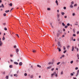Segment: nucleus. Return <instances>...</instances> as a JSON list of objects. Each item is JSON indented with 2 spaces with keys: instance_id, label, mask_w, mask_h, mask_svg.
I'll return each instance as SVG.
<instances>
[{
  "instance_id": "a211bd4d",
  "label": "nucleus",
  "mask_w": 79,
  "mask_h": 79,
  "mask_svg": "<svg viewBox=\"0 0 79 79\" xmlns=\"http://www.w3.org/2000/svg\"><path fill=\"white\" fill-rule=\"evenodd\" d=\"M19 65H20V66H21V65H22V62H20L19 63Z\"/></svg>"
},
{
  "instance_id": "5701e85b",
  "label": "nucleus",
  "mask_w": 79,
  "mask_h": 79,
  "mask_svg": "<svg viewBox=\"0 0 79 79\" xmlns=\"http://www.w3.org/2000/svg\"><path fill=\"white\" fill-rule=\"evenodd\" d=\"M62 24L63 26H65V24H64V23H62Z\"/></svg>"
},
{
  "instance_id": "1a4fd4ad",
  "label": "nucleus",
  "mask_w": 79,
  "mask_h": 79,
  "mask_svg": "<svg viewBox=\"0 0 79 79\" xmlns=\"http://www.w3.org/2000/svg\"><path fill=\"white\" fill-rule=\"evenodd\" d=\"M58 47L57 48H61V44H60L59 45H58Z\"/></svg>"
},
{
  "instance_id": "f257e3e1",
  "label": "nucleus",
  "mask_w": 79,
  "mask_h": 79,
  "mask_svg": "<svg viewBox=\"0 0 79 79\" xmlns=\"http://www.w3.org/2000/svg\"><path fill=\"white\" fill-rule=\"evenodd\" d=\"M3 45V42L1 41V38H0V47H2Z\"/></svg>"
},
{
  "instance_id": "9d476101",
  "label": "nucleus",
  "mask_w": 79,
  "mask_h": 79,
  "mask_svg": "<svg viewBox=\"0 0 79 79\" xmlns=\"http://www.w3.org/2000/svg\"><path fill=\"white\" fill-rule=\"evenodd\" d=\"M56 4L57 5H58V1H57V0H56Z\"/></svg>"
},
{
  "instance_id": "2f4dec72",
  "label": "nucleus",
  "mask_w": 79,
  "mask_h": 79,
  "mask_svg": "<svg viewBox=\"0 0 79 79\" xmlns=\"http://www.w3.org/2000/svg\"><path fill=\"white\" fill-rule=\"evenodd\" d=\"M60 64V62H59L57 64V65H59V64Z\"/></svg>"
},
{
  "instance_id": "a19ab883",
  "label": "nucleus",
  "mask_w": 79,
  "mask_h": 79,
  "mask_svg": "<svg viewBox=\"0 0 79 79\" xmlns=\"http://www.w3.org/2000/svg\"><path fill=\"white\" fill-rule=\"evenodd\" d=\"M76 61V62H77V63H78L79 62V60H77Z\"/></svg>"
},
{
  "instance_id": "f8f14e48",
  "label": "nucleus",
  "mask_w": 79,
  "mask_h": 79,
  "mask_svg": "<svg viewBox=\"0 0 79 79\" xmlns=\"http://www.w3.org/2000/svg\"><path fill=\"white\" fill-rule=\"evenodd\" d=\"M52 68V66H50L47 67L48 69H50Z\"/></svg>"
},
{
  "instance_id": "37998d69",
  "label": "nucleus",
  "mask_w": 79,
  "mask_h": 79,
  "mask_svg": "<svg viewBox=\"0 0 79 79\" xmlns=\"http://www.w3.org/2000/svg\"><path fill=\"white\" fill-rule=\"evenodd\" d=\"M64 10H66V7H64Z\"/></svg>"
},
{
  "instance_id": "7c9ffc66",
  "label": "nucleus",
  "mask_w": 79,
  "mask_h": 79,
  "mask_svg": "<svg viewBox=\"0 0 79 79\" xmlns=\"http://www.w3.org/2000/svg\"><path fill=\"white\" fill-rule=\"evenodd\" d=\"M4 30H5V31H7V28H6V27H5Z\"/></svg>"
},
{
  "instance_id": "20e7f679",
  "label": "nucleus",
  "mask_w": 79,
  "mask_h": 79,
  "mask_svg": "<svg viewBox=\"0 0 79 79\" xmlns=\"http://www.w3.org/2000/svg\"><path fill=\"white\" fill-rule=\"evenodd\" d=\"M60 14H57V17L58 19H59V18H60Z\"/></svg>"
},
{
  "instance_id": "774afa93",
  "label": "nucleus",
  "mask_w": 79,
  "mask_h": 79,
  "mask_svg": "<svg viewBox=\"0 0 79 79\" xmlns=\"http://www.w3.org/2000/svg\"><path fill=\"white\" fill-rule=\"evenodd\" d=\"M73 79H77V78H76V77H73Z\"/></svg>"
},
{
  "instance_id": "c03bdc74",
  "label": "nucleus",
  "mask_w": 79,
  "mask_h": 79,
  "mask_svg": "<svg viewBox=\"0 0 79 79\" xmlns=\"http://www.w3.org/2000/svg\"><path fill=\"white\" fill-rule=\"evenodd\" d=\"M76 70H77V69H78V67H76L75 68Z\"/></svg>"
},
{
  "instance_id": "6e6d98bb",
  "label": "nucleus",
  "mask_w": 79,
  "mask_h": 79,
  "mask_svg": "<svg viewBox=\"0 0 79 79\" xmlns=\"http://www.w3.org/2000/svg\"><path fill=\"white\" fill-rule=\"evenodd\" d=\"M55 76L56 77H57V74H55Z\"/></svg>"
},
{
  "instance_id": "69168bd1",
  "label": "nucleus",
  "mask_w": 79,
  "mask_h": 79,
  "mask_svg": "<svg viewBox=\"0 0 79 79\" xmlns=\"http://www.w3.org/2000/svg\"><path fill=\"white\" fill-rule=\"evenodd\" d=\"M3 74H5V72H3Z\"/></svg>"
},
{
  "instance_id": "cd10ccee",
  "label": "nucleus",
  "mask_w": 79,
  "mask_h": 79,
  "mask_svg": "<svg viewBox=\"0 0 79 79\" xmlns=\"http://www.w3.org/2000/svg\"><path fill=\"white\" fill-rule=\"evenodd\" d=\"M10 6H12V5H13L12 4V3H10Z\"/></svg>"
},
{
  "instance_id": "c756f323",
  "label": "nucleus",
  "mask_w": 79,
  "mask_h": 79,
  "mask_svg": "<svg viewBox=\"0 0 79 79\" xmlns=\"http://www.w3.org/2000/svg\"><path fill=\"white\" fill-rule=\"evenodd\" d=\"M63 74V71H62L61 73V74L62 75V74Z\"/></svg>"
},
{
  "instance_id": "49530a36",
  "label": "nucleus",
  "mask_w": 79,
  "mask_h": 79,
  "mask_svg": "<svg viewBox=\"0 0 79 79\" xmlns=\"http://www.w3.org/2000/svg\"><path fill=\"white\" fill-rule=\"evenodd\" d=\"M65 28H68V26H65Z\"/></svg>"
},
{
  "instance_id": "c85d7f7f",
  "label": "nucleus",
  "mask_w": 79,
  "mask_h": 79,
  "mask_svg": "<svg viewBox=\"0 0 79 79\" xmlns=\"http://www.w3.org/2000/svg\"><path fill=\"white\" fill-rule=\"evenodd\" d=\"M2 24L3 25H4V26H5V25H6V23H3Z\"/></svg>"
},
{
  "instance_id": "ddd939ff",
  "label": "nucleus",
  "mask_w": 79,
  "mask_h": 79,
  "mask_svg": "<svg viewBox=\"0 0 79 79\" xmlns=\"http://www.w3.org/2000/svg\"><path fill=\"white\" fill-rule=\"evenodd\" d=\"M3 40H5V38L4 37V35L3 36V38H2Z\"/></svg>"
},
{
  "instance_id": "ea45409f",
  "label": "nucleus",
  "mask_w": 79,
  "mask_h": 79,
  "mask_svg": "<svg viewBox=\"0 0 79 79\" xmlns=\"http://www.w3.org/2000/svg\"><path fill=\"white\" fill-rule=\"evenodd\" d=\"M53 70H54V68H53L52 69H51V71H53Z\"/></svg>"
},
{
  "instance_id": "09e8293b",
  "label": "nucleus",
  "mask_w": 79,
  "mask_h": 79,
  "mask_svg": "<svg viewBox=\"0 0 79 79\" xmlns=\"http://www.w3.org/2000/svg\"><path fill=\"white\" fill-rule=\"evenodd\" d=\"M77 6V4H76L74 5V6Z\"/></svg>"
},
{
  "instance_id": "3c124183",
  "label": "nucleus",
  "mask_w": 79,
  "mask_h": 79,
  "mask_svg": "<svg viewBox=\"0 0 79 79\" xmlns=\"http://www.w3.org/2000/svg\"><path fill=\"white\" fill-rule=\"evenodd\" d=\"M67 25L68 26H70V24L69 23H68Z\"/></svg>"
},
{
  "instance_id": "a878e982",
  "label": "nucleus",
  "mask_w": 79,
  "mask_h": 79,
  "mask_svg": "<svg viewBox=\"0 0 79 79\" xmlns=\"http://www.w3.org/2000/svg\"><path fill=\"white\" fill-rule=\"evenodd\" d=\"M70 63L71 64H73V61L72 60V61H70Z\"/></svg>"
},
{
  "instance_id": "473e14b6",
  "label": "nucleus",
  "mask_w": 79,
  "mask_h": 79,
  "mask_svg": "<svg viewBox=\"0 0 79 79\" xmlns=\"http://www.w3.org/2000/svg\"><path fill=\"white\" fill-rule=\"evenodd\" d=\"M47 10L50 11V8H48Z\"/></svg>"
},
{
  "instance_id": "f704fd0d",
  "label": "nucleus",
  "mask_w": 79,
  "mask_h": 79,
  "mask_svg": "<svg viewBox=\"0 0 79 79\" xmlns=\"http://www.w3.org/2000/svg\"><path fill=\"white\" fill-rule=\"evenodd\" d=\"M62 15H64V13L62 12L61 13Z\"/></svg>"
},
{
  "instance_id": "aec40b11",
  "label": "nucleus",
  "mask_w": 79,
  "mask_h": 79,
  "mask_svg": "<svg viewBox=\"0 0 79 79\" xmlns=\"http://www.w3.org/2000/svg\"><path fill=\"white\" fill-rule=\"evenodd\" d=\"M37 67H39V68H41V66L39 65H37Z\"/></svg>"
},
{
  "instance_id": "7ed1b4c3",
  "label": "nucleus",
  "mask_w": 79,
  "mask_h": 79,
  "mask_svg": "<svg viewBox=\"0 0 79 79\" xmlns=\"http://www.w3.org/2000/svg\"><path fill=\"white\" fill-rule=\"evenodd\" d=\"M56 74V72H55L54 73H53L51 75V77H53L54 75H55Z\"/></svg>"
},
{
  "instance_id": "338daca9",
  "label": "nucleus",
  "mask_w": 79,
  "mask_h": 79,
  "mask_svg": "<svg viewBox=\"0 0 79 79\" xmlns=\"http://www.w3.org/2000/svg\"><path fill=\"white\" fill-rule=\"evenodd\" d=\"M77 41H79V38H77Z\"/></svg>"
},
{
  "instance_id": "39448f33",
  "label": "nucleus",
  "mask_w": 79,
  "mask_h": 79,
  "mask_svg": "<svg viewBox=\"0 0 79 79\" xmlns=\"http://www.w3.org/2000/svg\"><path fill=\"white\" fill-rule=\"evenodd\" d=\"M16 52L17 54H18V52H19V49L18 48H17L16 50Z\"/></svg>"
},
{
  "instance_id": "4468645a",
  "label": "nucleus",
  "mask_w": 79,
  "mask_h": 79,
  "mask_svg": "<svg viewBox=\"0 0 79 79\" xmlns=\"http://www.w3.org/2000/svg\"><path fill=\"white\" fill-rule=\"evenodd\" d=\"M10 12V10H6L5 11V13H8V12Z\"/></svg>"
},
{
  "instance_id": "6ab92c4d",
  "label": "nucleus",
  "mask_w": 79,
  "mask_h": 79,
  "mask_svg": "<svg viewBox=\"0 0 79 79\" xmlns=\"http://www.w3.org/2000/svg\"><path fill=\"white\" fill-rule=\"evenodd\" d=\"M9 67H10V68H13V65H10L9 66Z\"/></svg>"
},
{
  "instance_id": "e433bc0d",
  "label": "nucleus",
  "mask_w": 79,
  "mask_h": 79,
  "mask_svg": "<svg viewBox=\"0 0 79 79\" xmlns=\"http://www.w3.org/2000/svg\"><path fill=\"white\" fill-rule=\"evenodd\" d=\"M73 16H75V13H73Z\"/></svg>"
},
{
  "instance_id": "4d7b16f0",
  "label": "nucleus",
  "mask_w": 79,
  "mask_h": 79,
  "mask_svg": "<svg viewBox=\"0 0 79 79\" xmlns=\"http://www.w3.org/2000/svg\"><path fill=\"white\" fill-rule=\"evenodd\" d=\"M74 48H75V49H77V47H76V46H75V47H74Z\"/></svg>"
},
{
  "instance_id": "a18cd8bd",
  "label": "nucleus",
  "mask_w": 79,
  "mask_h": 79,
  "mask_svg": "<svg viewBox=\"0 0 79 79\" xmlns=\"http://www.w3.org/2000/svg\"><path fill=\"white\" fill-rule=\"evenodd\" d=\"M2 7H3H3H4V5H3V4H2Z\"/></svg>"
},
{
  "instance_id": "864d4df0",
  "label": "nucleus",
  "mask_w": 79,
  "mask_h": 79,
  "mask_svg": "<svg viewBox=\"0 0 79 79\" xmlns=\"http://www.w3.org/2000/svg\"><path fill=\"white\" fill-rule=\"evenodd\" d=\"M79 31H77V34H79Z\"/></svg>"
},
{
  "instance_id": "c9c22d12",
  "label": "nucleus",
  "mask_w": 79,
  "mask_h": 79,
  "mask_svg": "<svg viewBox=\"0 0 79 79\" xmlns=\"http://www.w3.org/2000/svg\"><path fill=\"white\" fill-rule=\"evenodd\" d=\"M3 16H6V14H5V13L4 14Z\"/></svg>"
},
{
  "instance_id": "de8ad7c7",
  "label": "nucleus",
  "mask_w": 79,
  "mask_h": 79,
  "mask_svg": "<svg viewBox=\"0 0 79 79\" xmlns=\"http://www.w3.org/2000/svg\"><path fill=\"white\" fill-rule=\"evenodd\" d=\"M73 36L75 37V36H76V34H73Z\"/></svg>"
},
{
  "instance_id": "e2e57ef3",
  "label": "nucleus",
  "mask_w": 79,
  "mask_h": 79,
  "mask_svg": "<svg viewBox=\"0 0 79 79\" xmlns=\"http://www.w3.org/2000/svg\"><path fill=\"white\" fill-rule=\"evenodd\" d=\"M62 37H64V35H63L62 36Z\"/></svg>"
},
{
  "instance_id": "603ef678",
  "label": "nucleus",
  "mask_w": 79,
  "mask_h": 79,
  "mask_svg": "<svg viewBox=\"0 0 79 79\" xmlns=\"http://www.w3.org/2000/svg\"><path fill=\"white\" fill-rule=\"evenodd\" d=\"M77 51L78 52L79 51V48H77Z\"/></svg>"
},
{
  "instance_id": "9b49d317",
  "label": "nucleus",
  "mask_w": 79,
  "mask_h": 79,
  "mask_svg": "<svg viewBox=\"0 0 79 79\" xmlns=\"http://www.w3.org/2000/svg\"><path fill=\"white\" fill-rule=\"evenodd\" d=\"M60 35V33H58L57 34V37H59Z\"/></svg>"
},
{
  "instance_id": "dca6fc26",
  "label": "nucleus",
  "mask_w": 79,
  "mask_h": 79,
  "mask_svg": "<svg viewBox=\"0 0 79 79\" xmlns=\"http://www.w3.org/2000/svg\"><path fill=\"white\" fill-rule=\"evenodd\" d=\"M14 64H18V62H14Z\"/></svg>"
},
{
  "instance_id": "412c9836",
  "label": "nucleus",
  "mask_w": 79,
  "mask_h": 79,
  "mask_svg": "<svg viewBox=\"0 0 79 79\" xmlns=\"http://www.w3.org/2000/svg\"><path fill=\"white\" fill-rule=\"evenodd\" d=\"M14 76H15L16 77H18V75L17 74H15L14 75Z\"/></svg>"
},
{
  "instance_id": "6e6552de",
  "label": "nucleus",
  "mask_w": 79,
  "mask_h": 79,
  "mask_svg": "<svg viewBox=\"0 0 79 79\" xmlns=\"http://www.w3.org/2000/svg\"><path fill=\"white\" fill-rule=\"evenodd\" d=\"M70 8H73V5L71 4L70 6Z\"/></svg>"
},
{
  "instance_id": "2eb2a0df",
  "label": "nucleus",
  "mask_w": 79,
  "mask_h": 79,
  "mask_svg": "<svg viewBox=\"0 0 79 79\" xmlns=\"http://www.w3.org/2000/svg\"><path fill=\"white\" fill-rule=\"evenodd\" d=\"M9 77H8V76H6V79H8Z\"/></svg>"
},
{
  "instance_id": "0e129e2a",
  "label": "nucleus",
  "mask_w": 79,
  "mask_h": 79,
  "mask_svg": "<svg viewBox=\"0 0 79 79\" xmlns=\"http://www.w3.org/2000/svg\"><path fill=\"white\" fill-rule=\"evenodd\" d=\"M13 56V55L12 54L10 55V56H11V57H12V56Z\"/></svg>"
},
{
  "instance_id": "bf43d9fd",
  "label": "nucleus",
  "mask_w": 79,
  "mask_h": 79,
  "mask_svg": "<svg viewBox=\"0 0 79 79\" xmlns=\"http://www.w3.org/2000/svg\"><path fill=\"white\" fill-rule=\"evenodd\" d=\"M32 52H33V53H35V51H34V50H33V51H32Z\"/></svg>"
},
{
  "instance_id": "f03ea898",
  "label": "nucleus",
  "mask_w": 79,
  "mask_h": 79,
  "mask_svg": "<svg viewBox=\"0 0 79 79\" xmlns=\"http://www.w3.org/2000/svg\"><path fill=\"white\" fill-rule=\"evenodd\" d=\"M79 70H77V73L76 75V77H77L78 76V75H79Z\"/></svg>"
},
{
  "instance_id": "8fccbe9b",
  "label": "nucleus",
  "mask_w": 79,
  "mask_h": 79,
  "mask_svg": "<svg viewBox=\"0 0 79 79\" xmlns=\"http://www.w3.org/2000/svg\"><path fill=\"white\" fill-rule=\"evenodd\" d=\"M61 57H62V58H63V57H64V55H63L61 56Z\"/></svg>"
},
{
  "instance_id": "4be33fe9",
  "label": "nucleus",
  "mask_w": 79,
  "mask_h": 79,
  "mask_svg": "<svg viewBox=\"0 0 79 79\" xmlns=\"http://www.w3.org/2000/svg\"><path fill=\"white\" fill-rule=\"evenodd\" d=\"M52 23H50V24H51V26H52V28H53V27L52 25Z\"/></svg>"
},
{
  "instance_id": "58836bf2",
  "label": "nucleus",
  "mask_w": 79,
  "mask_h": 79,
  "mask_svg": "<svg viewBox=\"0 0 79 79\" xmlns=\"http://www.w3.org/2000/svg\"><path fill=\"white\" fill-rule=\"evenodd\" d=\"M70 75H71V76H74V74H73V73H71Z\"/></svg>"
},
{
  "instance_id": "79ce46f5",
  "label": "nucleus",
  "mask_w": 79,
  "mask_h": 79,
  "mask_svg": "<svg viewBox=\"0 0 79 79\" xmlns=\"http://www.w3.org/2000/svg\"><path fill=\"white\" fill-rule=\"evenodd\" d=\"M66 52H67V51H66V50L64 51V53H66Z\"/></svg>"
},
{
  "instance_id": "4c0bfd02",
  "label": "nucleus",
  "mask_w": 79,
  "mask_h": 79,
  "mask_svg": "<svg viewBox=\"0 0 79 79\" xmlns=\"http://www.w3.org/2000/svg\"><path fill=\"white\" fill-rule=\"evenodd\" d=\"M27 76V73H25L24 74V76Z\"/></svg>"
},
{
  "instance_id": "5fc2aeb1",
  "label": "nucleus",
  "mask_w": 79,
  "mask_h": 79,
  "mask_svg": "<svg viewBox=\"0 0 79 79\" xmlns=\"http://www.w3.org/2000/svg\"><path fill=\"white\" fill-rule=\"evenodd\" d=\"M77 57H79V54H77Z\"/></svg>"
},
{
  "instance_id": "13d9d810",
  "label": "nucleus",
  "mask_w": 79,
  "mask_h": 79,
  "mask_svg": "<svg viewBox=\"0 0 79 79\" xmlns=\"http://www.w3.org/2000/svg\"><path fill=\"white\" fill-rule=\"evenodd\" d=\"M70 47V46L68 45V46H67V48H69V47Z\"/></svg>"
},
{
  "instance_id": "393cba45",
  "label": "nucleus",
  "mask_w": 79,
  "mask_h": 79,
  "mask_svg": "<svg viewBox=\"0 0 79 79\" xmlns=\"http://www.w3.org/2000/svg\"><path fill=\"white\" fill-rule=\"evenodd\" d=\"M33 77H34V76L33 75H31V78H33Z\"/></svg>"
},
{
  "instance_id": "052dcab7",
  "label": "nucleus",
  "mask_w": 79,
  "mask_h": 79,
  "mask_svg": "<svg viewBox=\"0 0 79 79\" xmlns=\"http://www.w3.org/2000/svg\"><path fill=\"white\" fill-rule=\"evenodd\" d=\"M14 48H16V46L15 45V46H14Z\"/></svg>"
},
{
  "instance_id": "72a5a7b5",
  "label": "nucleus",
  "mask_w": 79,
  "mask_h": 79,
  "mask_svg": "<svg viewBox=\"0 0 79 79\" xmlns=\"http://www.w3.org/2000/svg\"><path fill=\"white\" fill-rule=\"evenodd\" d=\"M73 4H74V2L73 1L71 2V5H73Z\"/></svg>"
},
{
  "instance_id": "0eeeda50",
  "label": "nucleus",
  "mask_w": 79,
  "mask_h": 79,
  "mask_svg": "<svg viewBox=\"0 0 79 79\" xmlns=\"http://www.w3.org/2000/svg\"><path fill=\"white\" fill-rule=\"evenodd\" d=\"M57 49L59 50V52H61V49L59 48H57Z\"/></svg>"
},
{
  "instance_id": "680f3d73",
  "label": "nucleus",
  "mask_w": 79,
  "mask_h": 79,
  "mask_svg": "<svg viewBox=\"0 0 79 79\" xmlns=\"http://www.w3.org/2000/svg\"><path fill=\"white\" fill-rule=\"evenodd\" d=\"M57 11L58 13H59V10H57Z\"/></svg>"
},
{
  "instance_id": "423d86ee",
  "label": "nucleus",
  "mask_w": 79,
  "mask_h": 79,
  "mask_svg": "<svg viewBox=\"0 0 79 79\" xmlns=\"http://www.w3.org/2000/svg\"><path fill=\"white\" fill-rule=\"evenodd\" d=\"M74 46H73L72 48V52H73V51H74Z\"/></svg>"
},
{
  "instance_id": "f3484780",
  "label": "nucleus",
  "mask_w": 79,
  "mask_h": 79,
  "mask_svg": "<svg viewBox=\"0 0 79 79\" xmlns=\"http://www.w3.org/2000/svg\"><path fill=\"white\" fill-rule=\"evenodd\" d=\"M57 44H58V45H60V42H58Z\"/></svg>"
},
{
  "instance_id": "b1692460",
  "label": "nucleus",
  "mask_w": 79,
  "mask_h": 79,
  "mask_svg": "<svg viewBox=\"0 0 79 79\" xmlns=\"http://www.w3.org/2000/svg\"><path fill=\"white\" fill-rule=\"evenodd\" d=\"M16 36H17V37H19V35H18V34H16Z\"/></svg>"
},
{
  "instance_id": "bb28decb",
  "label": "nucleus",
  "mask_w": 79,
  "mask_h": 79,
  "mask_svg": "<svg viewBox=\"0 0 79 79\" xmlns=\"http://www.w3.org/2000/svg\"><path fill=\"white\" fill-rule=\"evenodd\" d=\"M63 50H66V48L64 46H63Z\"/></svg>"
}]
</instances>
